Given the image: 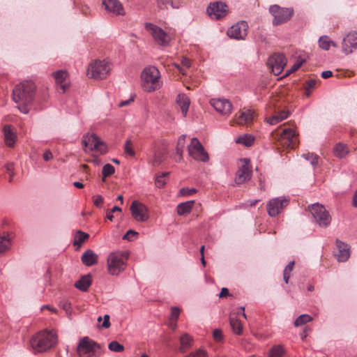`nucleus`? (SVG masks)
Segmentation results:
<instances>
[{
	"instance_id": "1",
	"label": "nucleus",
	"mask_w": 357,
	"mask_h": 357,
	"mask_svg": "<svg viewBox=\"0 0 357 357\" xmlns=\"http://www.w3.org/2000/svg\"><path fill=\"white\" fill-rule=\"evenodd\" d=\"M35 93L34 84L31 82H23L17 84L13 90V100L15 102L21 105L20 111L27 114V105L31 103Z\"/></svg>"
},
{
	"instance_id": "2",
	"label": "nucleus",
	"mask_w": 357,
	"mask_h": 357,
	"mask_svg": "<svg viewBox=\"0 0 357 357\" xmlns=\"http://www.w3.org/2000/svg\"><path fill=\"white\" fill-rule=\"evenodd\" d=\"M57 335L54 330L38 332L30 340V344L36 352L45 351L56 345Z\"/></svg>"
},
{
	"instance_id": "3",
	"label": "nucleus",
	"mask_w": 357,
	"mask_h": 357,
	"mask_svg": "<svg viewBox=\"0 0 357 357\" xmlns=\"http://www.w3.org/2000/svg\"><path fill=\"white\" fill-rule=\"evenodd\" d=\"M162 86L160 73L153 66L146 67L141 74V86L144 91L153 92Z\"/></svg>"
},
{
	"instance_id": "4",
	"label": "nucleus",
	"mask_w": 357,
	"mask_h": 357,
	"mask_svg": "<svg viewBox=\"0 0 357 357\" xmlns=\"http://www.w3.org/2000/svg\"><path fill=\"white\" fill-rule=\"evenodd\" d=\"M129 257L128 251H114L107 259V271L111 275H119L126 269Z\"/></svg>"
},
{
	"instance_id": "5",
	"label": "nucleus",
	"mask_w": 357,
	"mask_h": 357,
	"mask_svg": "<svg viewBox=\"0 0 357 357\" xmlns=\"http://www.w3.org/2000/svg\"><path fill=\"white\" fill-rule=\"evenodd\" d=\"M79 357H100L102 354L100 344L89 337L82 338L77 347Z\"/></svg>"
},
{
	"instance_id": "6",
	"label": "nucleus",
	"mask_w": 357,
	"mask_h": 357,
	"mask_svg": "<svg viewBox=\"0 0 357 357\" xmlns=\"http://www.w3.org/2000/svg\"><path fill=\"white\" fill-rule=\"evenodd\" d=\"M269 13L273 16V24L280 25L289 21L294 15L292 8H283L278 5H272L269 8Z\"/></svg>"
},
{
	"instance_id": "7",
	"label": "nucleus",
	"mask_w": 357,
	"mask_h": 357,
	"mask_svg": "<svg viewBox=\"0 0 357 357\" xmlns=\"http://www.w3.org/2000/svg\"><path fill=\"white\" fill-rule=\"evenodd\" d=\"M110 71L107 61L96 60L91 63L87 70V75L93 79H104Z\"/></svg>"
},
{
	"instance_id": "8",
	"label": "nucleus",
	"mask_w": 357,
	"mask_h": 357,
	"mask_svg": "<svg viewBox=\"0 0 357 357\" xmlns=\"http://www.w3.org/2000/svg\"><path fill=\"white\" fill-rule=\"evenodd\" d=\"M314 221L320 226L326 227L331 223V216L326 208L321 204L316 203L312 204L310 208Z\"/></svg>"
},
{
	"instance_id": "9",
	"label": "nucleus",
	"mask_w": 357,
	"mask_h": 357,
	"mask_svg": "<svg viewBox=\"0 0 357 357\" xmlns=\"http://www.w3.org/2000/svg\"><path fill=\"white\" fill-rule=\"evenodd\" d=\"M189 155L195 160L206 162L209 160L208 153L205 151L199 140L193 137L190 144L188 146Z\"/></svg>"
},
{
	"instance_id": "10",
	"label": "nucleus",
	"mask_w": 357,
	"mask_h": 357,
	"mask_svg": "<svg viewBox=\"0 0 357 357\" xmlns=\"http://www.w3.org/2000/svg\"><path fill=\"white\" fill-rule=\"evenodd\" d=\"M82 144L85 148L91 151H96L100 153L107 152V146L95 134H86L83 136Z\"/></svg>"
},
{
	"instance_id": "11",
	"label": "nucleus",
	"mask_w": 357,
	"mask_h": 357,
	"mask_svg": "<svg viewBox=\"0 0 357 357\" xmlns=\"http://www.w3.org/2000/svg\"><path fill=\"white\" fill-rule=\"evenodd\" d=\"M145 29L149 31L154 40L162 46H166L169 42V36L160 27L149 22L145 23Z\"/></svg>"
},
{
	"instance_id": "12",
	"label": "nucleus",
	"mask_w": 357,
	"mask_h": 357,
	"mask_svg": "<svg viewBox=\"0 0 357 357\" xmlns=\"http://www.w3.org/2000/svg\"><path fill=\"white\" fill-rule=\"evenodd\" d=\"M289 199L280 197L271 199L267 204V212L271 217H275L288 206Z\"/></svg>"
},
{
	"instance_id": "13",
	"label": "nucleus",
	"mask_w": 357,
	"mask_h": 357,
	"mask_svg": "<svg viewBox=\"0 0 357 357\" xmlns=\"http://www.w3.org/2000/svg\"><path fill=\"white\" fill-rule=\"evenodd\" d=\"M287 59L282 54H273L267 61L268 66L271 68L275 75H279L283 71L284 66L287 65Z\"/></svg>"
},
{
	"instance_id": "14",
	"label": "nucleus",
	"mask_w": 357,
	"mask_h": 357,
	"mask_svg": "<svg viewBox=\"0 0 357 357\" xmlns=\"http://www.w3.org/2000/svg\"><path fill=\"white\" fill-rule=\"evenodd\" d=\"M130 210L133 218L138 222H145L149 218L148 208L137 200L132 202Z\"/></svg>"
},
{
	"instance_id": "15",
	"label": "nucleus",
	"mask_w": 357,
	"mask_h": 357,
	"mask_svg": "<svg viewBox=\"0 0 357 357\" xmlns=\"http://www.w3.org/2000/svg\"><path fill=\"white\" fill-rule=\"evenodd\" d=\"M206 11L211 19L220 20L227 15L228 7L225 3L215 1L209 4Z\"/></svg>"
},
{
	"instance_id": "16",
	"label": "nucleus",
	"mask_w": 357,
	"mask_h": 357,
	"mask_svg": "<svg viewBox=\"0 0 357 357\" xmlns=\"http://www.w3.org/2000/svg\"><path fill=\"white\" fill-rule=\"evenodd\" d=\"M248 24L241 21L232 25L227 31V36L235 40H244L248 34Z\"/></svg>"
},
{
	"instance_id": "17",
	"label": "nucleus",
	"mask_w": 357,
	"mask_h": 357,
	"mask_svg": "<svg viewBox=\"0 0 357 357\" xmlns=\"http://www.w3.org/2000/svg\"><path fill=\"white\" fill-rule=\"evenodd\" d=\"M242 165L238 167L236 173L235 182L236 184H242L251 178L252 170L250 168V160L243 158L241 160Z\"/></svg>"
},
{
	"instance_id": "18",
	"label": "nucleus",
	"mask_w": 357,
	"mask_h": 357,
	"mask_svg": "<svg viewBox=\"0 0 357 357\" xmlns=\"http://www.w3.org/2000/svg\"><path fill=\"white\" fill-rule=\"evenodd\" d=\"M241 314L244 319L247 318L246 314L245 313V307L243 306L238 308L237 312H231L229 316L230 326L234 333L238 335H241L243 332V325L238 319V314Z\"/></svg>"
},
{
	"instance_id": "19",
	"label": "nucleus",
	"mask_w": 357,
	"mask_h": 357,
	"mask_svg": "<svg viewBox=\"0 0 357 357\" xmlns=\"http://www.w3.org/2000/svg\"><path fill=\"white\" fill-rule=\"evenodd\" d=\"M211 105L222 115H229L232 110V104L225 98L212 99Z\"/></svg>"
},
{
	"instance_id": "20",
	"label": "nucleus",
	"mask_w": 357,
	"mask_h": 357,
	"mask_svg": "<svg viewBox=\"0 0 357 357\" xmlns=\"http://www.w3.org/2000/svg\"><path fill=\"white\" fill-rule=\"evenodd\" d=\"M342 49L346 54L352 53L353 49H357V32H350L344 38Z\"/></svg>"
},
{
	"instance_id": "21",
	"label": "nucleus",
	"mask_w": 357,
	"mask_h": 357,
	"mask_svg": "<svg viewBox=\"0 0 357 357\" xmlns=\"http://www.w3.org/2000/svg\"><path fill=\"white\" fill-rule=\"evenodd\" d=\"M296 132L292 128L283 129L281 132V137L284 141L283 143L290 149H294L298 142Z\"/></svg>"
},
{
	"instance_id": "22",
	"label": "nucleus",
	"mask_w": 357,
	"mask_h": 357,
	"mask_svg": "<svg viewBox=\"0 0 357 357\" xmlns=\"http://www.w3.org/2000/svg\"><path fill=\"white\" fill-rule=\"evenodd\" d=\"M102 6L109 13L116 15H124L125 11L119 0H102Z\"/></svg>"
},
{
	"instance_id": "23",
	"label": "nucleus",
	"mask_w": 357,
	"mask_h": 357,
	"mask_svg": "<svg viewBox=\"0 0 357 357\" xmlns=\"http://www.w3.org/2000/svg\"><path fill=\"white\" fill-rule=\"evenodd\" d=\"M336 246L337 251L335 252V255L337 259L341 262L346 261L350 257L349 245L342 241L337 240Z\"/></svg>"
},
{
	"instance_id": "24",
	"label": "nucleus",
	"mask_w": 357,
	"mask_h": 357,
	"mask_svg": "<svg viewBox=\"0 0 357 357\" xmlns=\"http://www.w3.org/2000/svg\"><path fill=\"white\" fill-rule=\"evenodd\" d=\"M254 112L251 109H246L239 112L235 116L236 123L241 126L250 124L253 121Z\"/></svg>"
},
{
	"instance_id": "25",
	"label": "nucleus",
	"mask_w": 357,
	"mask_h": 357,
	"mask_svg": "<svg viewBox=\"0 0 357 357\" xmlns=\"http://www.w3.org/2000/svg\"><path fill=\"white\" fill-rule=\"evenodd\" d=\"M3 132L6 144L10 147L13 146L17 139V134L15 129L10 125H5Z\"/></svg>"
},
{
	"instance_id": "26",
	"label": "nucleus",
	"mask_w": 357,
	"mask_h": 357,
	"mask_svg": "<svg viewBox=\"0 0 357 357\" xmlns=\"http://www.w3.org/2000/svg\"><path fill=\"white\" fill-rule=\"evenodd\" d=\"M57 84V90L59 93H63L66 91L68 85L65 83L66 78V72L64 70H58L52 73Z\"/></svg>"
},
{
	"instance_id": "27",
	"label": "nucleus",
	"mask_w": 357,
	"mask_h": 357,
	"mask_svg": "<svg viewBox=\"0 0 357 357\" xmlns=\"http://www.w3.org/2000/svg\"><path fill=\"white\" fill-rule=\"evenodd\" d=\"M98 255L92 250H86L81 258L82 262L87 266H91L98 262Z\"/></svg>"
},
{
	"instance_id": "28",
	"label": "nucleus",
	"mask_w": 357,
	"mask_h": 357,
	"mask_svg": "<svg viewBox=\"0 0 357 357\" xmlns=\"http://www.w3.org/2000/svg\"><path fill=\"white\" fill-rule=\"evenodd\" d=\"M176 102L181 109L183 115L185 116L190 103L189 98L185 94H178L176 98Z\"/></svg>"
},
{
	"instance_id": "29",
	"label": "nucleus",
	"mask_w": 357,
	"mask_h": 357,
	"mask_svg": "<svg viewBox=\"0 0 357 357\" xmlns=\"http://www.w3.org/2000/svg\"><path fill=\"white\" fill-rule=\"evenodd\" d=\"M91 276L90 275H86L82 276L79 280H77L75 284V287L82 291H86L91 286Z\"/></svg>"
},
{
	"instance_id": "30",
	"label": "nucleus",
	"mask_w": 357,
	"mask_h": 357,
	"mask_svg": "<svg viewBox=\"0 0 357 357\" xmlns=\"http://www.w3.org/2000/svg\"><path fill=\"white\" fill-rule=\"evenodd\" d=\"M182 0H156L158 7L160 9L167 8L170 5L173 8H178Z\"/></svg>"
},
{
	"instance_id": "31",
	"label": "nucleus",
	"mask_w": 357,
	"mask_h": 357,
	"mask_svg": "<svg viewBox=\"0 0 357 357\" xmlns=\"http://www.w3.org/2000/svg\"><path fill=\"white\" fill-rule=\"evenodd\" d=\"M194 201H188L179 204L177 206V213L179 215H183L189 213L194 205Z\"/></svg>"
},
{
	"instance_id": "32",
	"label": "nucleus",
	"mask_w": 357,
	"mask_h": 357,
	"mask_svg": "<svg viewBox=\"0 0 357 357\" xmlns=\"http://www.w3.org/2000/svg\"><path fill=\"white\" fill-rule=\"evenodd\" d=\"M333 151L335 155L339 158H343L349 153L348 147L342 143L337 144L334 147Z\"/></svg>"
},
{
	"instance_id": "33",
	"label": "nucleus",
	"mask_w": 357,
	"mask_h": 357,
	"mask_svg": "<svg viewBox=\"0 0 357 357\" xmlns=\"http://www.w3.org/2000/svg\"><path fill=\"white\" fill-rule=\"evenodd\" d=\"M181 347L179 349L181 353H185L186 349L192 346V339L187 333L182 335L180 337Z\"/></svg>"
},
{
	"instance_id": "34",
	"label": "nucleus",
	"mask_w": 357,
	"mask_h": 357,
	"mask_svg": "<svg viewBox=\"0 0 357 357\" xmlns=\"http://www.w3.org/2000/svg\"><path fill=\"white\" fill-rule=\"evenodd\" d=\"M152 153L153 158L151 160V165L155 167L160 165L164 160L165 152L157 151L155 148H153Z\"/></svg>"
},
{
	"instance_id": "35",
	"label": "nucleus",
	"mask_w": 357,
	"mask_h": 357,
	"mask_svg": "<svg viewBox=\"0 0 357 357\" xmlns=\"http://www.w3.org/2000/svg\"><path fill=\"white\" fill-rule=\"evenodd\" d=\"M11 246V240L8 235L0 236V255H3Z\"/></svg>"
},
{
	"instance_id": "36",
	"label": "nucleus",
	"mask_w": 357,
	"mask_h": 357,
	"mask_svg": "<svg viewBox=\"0 0 357 357\" xmlns=\"http://www.w3.org/2000/svg\"><path fill=\"white\" fill-rule=\"evenodd\" d=\"M331 45L336 47L337 45L327 36H322L319 39V46L324 50H328Z\"/></svg>"
},
{
	"instance_id": "37",
	"label": "nucleus",
	"mask_w": 357,
	"mask_h": 357,
	"mask_svg": "<svg viewBox=\"0 0 357 357\" xmlns=\"http://www.w3.org/2000/svg\"><path fill=\"white\" fill-rule=\"evenodd\" d=\"M254 141V137L248 134L240 136L236 139V143L243 144L245 146H250L253 144Z\"/></svg>"
},
{
	"instance_id": "38",
	"label": "nucleus",
	"mask_w": 357,
	"mask_h": 357,
	"mask_svg": "<svg viewBox=\"0 0 357 357\" xmlns=\"http://www.w3.org/2000/svg\"><path fill=\"white\" fill-rule=\"evenodd\" d=\"M317 81L314 79H310L305 82V94L306 96L311 95L312 90L316 87Z\"/></svg>"
},
{
	"instance_id": "39",
	"label": "nucleus",
	"mask_w": 357,
	"mask_h": 357,
	"mask_svg": "<svg viewBox=\"0 0 357 357\" xmlns=\"http://www.w3.org/2000/svg\"><path fill=\"white\" fill-rule=\"evenodd\" d=\"M284 354L283 347L280 345L273 347L268 354L269 357H282Z\"/></svg>"
},
{
	"instance_id": "40",
	"label": "nucleus",
	"mask_w": 357,
	"mask_h": 357,
	"mask_svg": "<svg viewBox=\"0 0 357 357\" xmlns=\"http://www.w3.org/2000/svg\"><path fill=\"white\" fill-rule=\"evenodd\" d=\"M89 237V234L82 231L76 232L74 241V245H81Z\"/></svg>"
},
{
	"instance_id": "41",
	"label": "nucleus",
	"mask_w": 357,
	"mask_h": 357,
	"mask_svg": "<svg viewBox=\"0 0 357 357\" xmlns=\"http://www.w3.org/2000/svg\"><path fill=\"white\" fill-rule=\"evenodd\" d=\"M312 317L306 314H303L300 315L297 319L294 321V326L296 327L301 326L305 324H307L312 321Z\"/></svg>"
},
{
	"instance_id": "42",
	"label": "nucleus",
	"mask_w": 357,
	"mask_h": 357,
	"mask_svg": "<svg viewBox=\"0 0 357 357\" xmlns=\"http://www.w3.org/2000/svg\"><path fill=\"white\" fill-rule=\"evenodd\" d=\"M185 135H181L177 142L176 148V153L177 155H178L181 158L182 157L183 149L185 144Z\"/></svg>"
},
{
	"instance_id": "43",
	"label": "nucleus",
	"mask_w": 357,
	"mask_h": 357,
	"mask_svg": "<svg viewBox=\"0 0 357 357\" xmlns=\"http://www.w3.org/2000/svg\"><path fill=\"white\" fill-rule=\"evenodd\" d=\"M303 157L306 160L310 161V164L313 167H317L318 165L319 162V156L312 153H307L303 154Z\"/></svg>"
},
{
	"instance_id": "44",
	"label": "nucleus",
	"mask_w": 357,
	"mask_h": 357,
	"mask_svg": "<svg viewBox=\"0 0 357 357\" xmlns=\"http://www.w3.org/2000/svg\"><path fill=\"white\" fill-rule=\"evenodd\" d=\"M115 172L114 167L110 165V164H106L103 166L102 169V181H105V178L107 176H111Z\"/></svg>"
},
{
	"instance_id": "45",
	"label": "nucleus",
	"mask_w": 357,
	"mask_h": 357,
	"mask_svg": "<svg viewBox=\"0 0 357 357\" xmlns=\"http://www.w3.org/2000/svg\"><path fill=\"white\" fill-rule=\"evenodd\" d=\"M108 348L114 352H122L124 350V347L117 341L111 342L108 345Z\"/></svg>"
},
{
	"instance_id": "46",
	"label": "nucleus",
	"mask_w": 357,
	"mask_h": 357,
	"mask_svg": "<svg viewBox=\"0 0 357 357\" xmlns=\"http://www.w3.org/2000/svg\"><path fill=\"white\" fill-rule=\"evenodd\" d=\"M123 150L125 153L130 155V157H134L135 155V152L132 149V142L130 139H127L126 141Z\"/></svg>"
},
{
	"instance_id": "47",
	"label": "nucleus",
	"mask_w": 357,
	"mask_h": 357,
	"mask_svg": "<svg viewBox=\"0 0 357 357\" xmlns=\"http://www.w3.org/2000/svg\"><path fill=\"white\" fill-rule=\"evenodd\" d=\"M169 174L168 172H163L160 175H158L155 178V185L158 188H162L163 187L166 183L165 177L167 176Z\"/></svg>"
},
{
	"instance_id": "48",
	"label": "nucleus",
	"mask_w": 357,
	"mask_h": 357,
	"mask_svg": "<svg viewBox=\"0 0 357 357\" xmlns=\"http://www.w3.org/2000/svg\"><path fill=\"white\" fill-rule=\"evenodd\" d=\"M287 119V115L284 114V116H277L274 115L273 116H271L266 119V121L270 125H275L278 123L283 121L284 119Z\"/></svg>"
},
{
	"instance_id": "49",
	"label": "nucleus",
	"mask_w": 357,
	"mask_h": 357,
	"mask_svg": "<svg viewBox=\"0 0 357 357\" xmlns=\"http://www.w3.org/2000/svg\"><path fill=\"white\" fill-rule=\"evenodd\" d=\"M185 357H208L207 352L203 349H198L195 351L190 352Z\"/></svg>"
},
{
	"instance_id": "50",
	"label": "nucleus",
	"mask_w": 357,
	"mask_h": 357,
	"mask_svg": "<svg viewBox=\"0 0 357 357\" xmlns=\"http://www.w3.org/2000/svg\"><path fill=\"white\" fill-rule=\"evenodd\" d=\"M305 62V59H298L294 63V65L290 68L289 70H288L286 73H285V76H287L289 75H290L291 73L296 71L301 66L302 64Z\"/></svg>"
},
{
	"instance_id": "51",
	"label": "nucleus",
	"mask_w": 357,
	"mask_h": 357,
	"mask_svg": "<svg viewBox=\"0 0 357 357\" xmlns=\"http://www.w3.org/2000/svg\"><path fill=\"white\" fill-rule=\"evenodd\" d=\"M137 236H138V233L137 231L130 229L123 236V239H126L128 241H131L134 238H136Z\"/></svg>"
},
{
	"instance_id": "52",
	"label": "nucleus",
	"mask_w": 357,
	"mask_h": 357,
	"mask_svg": "<svg viewBox=\"0 0 357 357\" xmlns=\"http://www.w3.org/2000/svg\"><path fill=\"white\" fill-rule=\"evenodd\" d=\"M93 204L96 207L100 208L102 206V205L103 204L104 199L101 195H96L93 196Z\"/></svg>"
},
{
	"instance_id": "53",
	"label": "nucleus",
	"mask_w": 357,
	"mask_h": 357,
	"mask_svg": "<svg viewBox=\"0 0 357 357\" xmlns=\"http://www.w3.org/2000/svg\"><path fill=\"white\" fill-rule=\"evenodd\" d=\"M180 314V309L177 307H172L171 308V317L170 319L174 321H176Z\"/></svg>"
},
{
	"instance_id": "54",
	"label": "nucleus",
	"mask_w": 357,
	"mask_h": 357,
	"mask_svg": "<svg viewBox=\"0 0 357 357\" xmlns=\"http://www.w3.org/2000/svg\"><path fill=\"white\" fill-rule=\"evenodd\" d=\"M197 190L195 188H182L181 189V193L184 196H190L195 193Z\"/></svg>"
},
{
	"instance_id": "55",
	"label": "nucleus",
	"mask_w": 357,
	"mask_h": 357,
	"mask_svg": "<svg viewBox=\"0 0 357 357\" xmlns=\"http://www.w3.org/2000/svg\"><path fill=\"white\" fill-rule=\"evenodd\" d=\"M213 338L216 341H221L222 340V333L220 329H215L213 332Z\"/></svg>"
},
{
	"instance_id": "56",
	"label": "nucleus",
	"mask_w": 357,
	"mask_h": 357,
	"mask_svg": "<svg viewBox=\"0 0 357 357\" xmlns=\"http://www.w3.org/2000/svg\"><path fill=\"white\" fill-rule=\"evenodd\" d=\"M294 266V261H290L287 264V266L285 267L283 273H287V274L290 275L291 272L293 270Z\"/></svg>"
},
{
	"instance_id": "57",
	"label": "nucleus",
	"mask_w": 357,
	"mask_h": 357,
	"mask_svg": "<svg viewBox=\"0 0 357 357\" xmlns=\"http://www.w3.org/2000/svg\"><path fill=\"white\" fill-rule=\"evenodd\" d=\"M110 326L109 323V316L108 314H105L104 316V321L102 324V327L105 328H108Z\"/></svg>"
},
{
	"instance_id": "58",
	"label": "nucleus",
	"mask_w": 357,
	"mask_h": 357,
	"mask_svg": "<svg viewBox=\"0 0 357 357\" xmlns=\"http://www.w3.org/2000/svg\"><path fill=\"white\" fill-rule=\"evenodd\" d=\"M43 156L44 160H45V161H49L53 158L52 152L49 150L45 151L44 152Z\"/></svg>"
},
{
	"instance_id": "59",
	"label": "nucleus",
	"mask_w": 357,
	"mask_h": 357,
	"mask_svg": "<svg viewBox=\"0 0 357 357\" xmlns=\"http://www.w3.org/2000/svg\"><path fill=\"white\" fill-rule=\"evenodd\" d=\"M134 100V98L132 97H131L130 98H129L128 100H123V101H121L119 103V107H126V106H128V105L130 104L131 102H132Z\"/></svg>"
},
{
	"instance_id": "60",
	"label": "nucleus",
	"mask_w": 357,
	"mask_h": 357,
	"mask_svg": "<svg viewBox=\"0 0 357 357\" xmlns=\"http://www.w3.org/2000/svg\"><path fill=\"white\" fill-rule=\"evenodd\" d=\"M181 64L186 68H189L190 66V61L186 57H183L181 59Z\"/></svg>"
},
{
	"instance_id": "61",
	"label": "nucleus",
	"mask_w": 357,
	"mask_h": 357,
	"mask_svg": "<svg viewBox=\"0 0 357 357\" xmlns=\"http://www.w3.org/2000/svg\"><path fill=\"white\" fill-rule=\"evenodd\" d=\"M332 75H333V73H332V71H331V70H325V71L322 72V73H321V77H322L324 79L329 78V77H331Z\"/></svg>"
},
{
	"instance_id": "62",
	"label": "nucleus",
	"mask_w": 357,
	"mask_h": 357,
	"mask_svg": "<svg viewBox=\"0 0 357 357\" xmlns=\"http://www.w3.org/2000/svg\"><path fill=\"white\" fill-rule=\"evenodd\" d=\"M229 294V289L226 287H223L220 293V297L227 296Z\"/></svg>"
},
{
	"instance_id": "63",
	"label": "nucleus",
	"mask_w": 357,
	"mask_h": 357,
	"mask_svg": "<svg viewBox=\"0 0 357 357\" xmlns=\"http://www.w3.org/2000/svg\"><path fill=\"white\" fill-rule=\"evenodd\" d=\"M73 185L77 188H84V184L79 181L73 182Z\"/></svg>"
},
{
	"instance_id": "64",
	"label": "nucleus",
	"mask_w": 357,
	"mask_h": 357,
	"mask_svg": "<svg viewBox=\"0 0 357 357\" xmlns=\"http://www.w3.org/2000/svg\"><path fill=\"white\" fill-rule=\"evenodd\" d=\"M353 205L357 207V189L353 197Z\"/></svg>"
}]
</instances>
